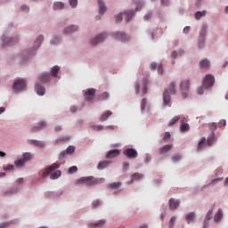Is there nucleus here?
<instances>
[{"label": "nucleus", "mask_w": 228, "mask_h": 228, "mask_svg": "<svg viewBox=\"0 0 228 228\" xmlns=\"http://www.w3.org/2000/svg\"><path fill=\"white\" fill-rule=\"evenodd\" d=\"M58 42H60V37H54V38L52 40L53 45H55V44H58Z\"/></svg>", "instance_id": "obj_58"}, {"label": "nucleus", "mask_w": 228, "mask_h": 228, "mask_svg": "<svg viewBox=\"0 0 228 228\" xmlns=\"http://www.w3.org/2000/svg\"><path fill=\"white\" fill-rule=\"evenodd\" d=\"M59 177H61V171H60V170H57V171L52 173L50 175V179H53V180L58 179Z\"/></svg>", "instance_id": "obj_36"}, {"label": "nucleus", "mask_w": 228, "mask_h": 228, "mask_svg": "<svg viewBox=\"0 0 228 228\" xmlns=\"http://www.w3.org/2000/svg\"><path fill=\"white\" fill-rule=\"evenodd\" d=\"M213 218V209H209L206 215L205 223L209 222Z\"/></svg>", "instance_id": "obj_42"}, {"label": "nucleus", "mask_w": 228, "mask_h": 228, "mask_svg": "<svg viewBox=\"0 0 228 228\" xmlns=\"http://www.w3.org/2000/svg\"><path fill=\"white\" fill-rule=\"evenodd\" d=\"M147 104V100L144 98L142 100V102H141V110H145V106Z\"/></svg>", "instance_id": "obj_51"}, {"label": "nucleus", "mask_w": 228, "mask_h": 228, "mask_svg": "<svg viewBox=\"0 0 228 228\" xmlns=\"http://www.w3.org/2000/svg\"><path fill=\"white\" fill-rule=\"evenodd\" d=\"M39 79L42 83H49L51 81V75L49 73H42L39 76Z\"/></svg>", "instance_id": "obj_19"}, {"label": "nucleus", "mask_w": 228, "mask_h": 228, "mask_svg": "<svg viewBox=\"0 0 228 228\" xmlns=\"http://www.w3.org/2000/svg\"><path fill=\"white\" fill-rule=\"evenodd\" d=\"M175 220H177V217L175 216L171 217L169 221V228H174V225H175Z\"/></svg>", "instance_id": "obj_45"}, {"label": "nucleus", "mask_w": 228, "mask_h": 228, "mask_svg": "<svg viewBox=\"0 0 228 228\" xmlns=\"http://www.w3.org/2000/svg\"><path fill=\"white\" fill-rule=\"evenodd\" d=\"M77 172V167L72 166L69 168V174H76Z\"/></svg>", "instance_id": "obj_46"}, {"label": "nucleus", "mask_w": 228, "mask_h": 228, "mask_svg": "<svg viewBox=\"0 0 228 228\" xmlns=\"http://www.w3.org/2000/svg\"><path fill=\"white\" fill-rule=\"evenodd\" d=\"M92 206L93 208H99V206H101V200H94L92 203Z\"/></svg>", "instance_id": "obj_49"}, {"label": "nucleus", "mask_w": 228, "mask_h": 228, "mask_svg": "<svg viewBox=\"0 0 228 228\" xmlns=\"http://www.w3.org/2000/svg\"><path fill=\"white\" fill-rule=\"evenodd\" d=\"M206 13H207L206 11H198V12H196V13H195L196 20H200V19L201 17H206Z\"/></svg>", "instance_id": "obj_35"}, {"label": "nucleus", "mask_w": 228, "mask_h": 228, "mask_svg": "<svg viewBox=\"0 0 228 228\" xmlns=\"http://www.w3.org/2000/svg\"><path fill=\"white\" fill-rule=\"evenodd\" d=\"M110 162L108 160H103V161L99 162V164L97 166L98 170H104V168H106L108 167V165H110Z\"/></svg>", "instance_id": "obj_26"}, {"label": "nucleus", "mask_w": 228, "mask_h": 228, "mask_svg": "<svg viewBox=\"0 0 228 228\" xmlns=\"http://www.w3.org/2000/svg\"><path fill=\"white\" fill-rule=\"evenodd\" d=\"M104 183V178H95L94 176H83L77 180V184H86V186H94Z\"/></svg>", "instance_id": "obj_1"}, {"label": "nucleus", "mask_w": 228, "mask_h": 228, "mask_svg": "<svg viewBox=\"0 0 228 228\" xmlns=\"http://www.w3.org/2000/svg\"><path fill=\"white\" fill-rule=\"evenodd\" d=\"M180 205L181 201H179V200H175L174 198H171L169 200V209H171V211H175V209H177Z\"/></svg>", "instance_id": "obj_11"}, {"label": "nucleus", "mask_w": 228, "mask_h": 228, "mask_svg": "<svg viewBox=\"0 0 228 228\" xmlns=\"http://www.w3.org/2000/svg\"><path fill=\"white\" fill-rule=\"evenodd\" d=\"M105 39H106V33H102L92 40V45H97V44H101V42H104Z\"/></svg>", "instance_id": "obj_12"}, {"label": "nucleus", "mask_w": 228, "mask_h": 228, "mask_svg": "<svg viewBox=\"0 0 228 228\" xmlns=\"http://www.w3.org/2000/svg\"><path fill=\"white\" fill-rule=\"evenodd\" d=\"M96 92L97 90L94 88L87 89L84 94V97L86 101L87 102L94 101Z\"/></svg>", "instance_id": "obj_8"}, {"label": "nucleus", "mask_w": 228, "mask_h": 228, "mask_svg": "<svg viewBox=\"0 0 228 228\" xmlns=\"http://www.w3.org/2000/svg\"><path fill=\"white\" fill-rule=\"evenodd\" d=\"M158 72L159 74H163V64H159Z\"/></svg>", "instance_id": "obj_57"}, {"label": "nucleus", "mask_w": 228, "mask_h": 228, "mask_svg": "<svg viewBox=\"0 0 228 228\" xmlns=\"http://www.w3.org/2000/svg\"><path fill=\"white\" fill-rule=\"evenodd\" d=\"M108 97H110V94H108L107 92L102 93V94H100L98 96V101H106V99H108Z\"/></svg>", "instance_id": "obj_39"}, {"label": "nucleus", "mask_w": 228, "mask_h": 228, "mask_svg": "<svg viewBox=\"0 0 228 228\" xmlns=\"http://www.w3.org/2000/svg\"><path fill=\"white\" fill-rule=\"evenodd\" d=\"M46 126H47V124L45 123V121H41L38 124V126H34L31 128V133H38V131H42V129H45Z\"/></svg>", "instance_id": "obj_16"}, {"label": "nucleus", "mask_w": 228, "mask_h": 228, "mask_svg": "<svg viewBox=\"0 0 228 228\" xmlns=\"http://www.w3.org/2000/svg\"><path fill=\"white\" fill-rule=\"evenodd\" d=\"M13 90L20 92L26 88V80L24 78L15 80L12 86Z\"/></svg>", "instance_id": "obj_6"}, {"label": "nucleus", "mask_w": 228, "mask_h": 228, "mask_svg": "<svg viewBox=\"0 0 228 228\" xmlns=\"http://www.w3.org/2000/svg\"><path fill=\"white\" fill-rule=\"evenodd\" d=\"M24 163H26V161L24 160V159H18L14 162L15 167H22L24 166Z\"/></svg>", "instance_id": "obj_44"}, {"label": "nucleus", "mask_w": 228, "mask_h": 228, "mask_svg": "<svg viewBox=\"0 0 228 228\" xmlns=\"http://www.w3.org/2000/svg\"><path fill=\"white\" fill-rule=\"evenodd\" d=\"M58 168H60V164L53 163L51 166H49L48 167L40 171L39 175H40V177H42V179H45V177L49 176L51 172H54V170L58 169Z\"/></svg>", "instance_id": "obj_3"}, {"label": "nucleus", "mask_w": 228, "mask_h": 228, "mask_svg": "<svg viewBox=\"0 0 228 228\" xmlns=\"http://www.w3.org/2000/svg\"><path fill=\"white\" fill-rule=\"evenodd\" d=\"M218 125H219V127H225V126L227 125V121H225V119H221Z\"/></svg>", "instance_id": "obj_50"}, {"label": "nucleus", "mask_w": 228, "mask_h": 228, "mask_svg": "<svg viewBox=\"0 0 228 228\" xmlns=\"http://www.w3.org/2000/svg\"><path fill=\"white\" fill-rule=\"evenodd\" d=\"M171 57L173 58V60H175L177 58V52L174 51L172 53H171Z\"/></svg>", "instance_id": "obj_62"}, {"label": "nucleus", "mask_w": 228, "mask_h": 228, "mask_svg": "<svg viewBox=\"0 0 228 228\" xmlns=\"http://www.w3.org/2000/svg\"><path fill=\"white\" fill-rule=\"evenodd\" d=\"M69 3L72 8H76V6H77V0H69Z\"/></svg>", "instance_id": "obj_48"}, {"label": "nucleus", "mask_w": 228, "mask_h": 228, "mask_svg": "<svg viewBox=\"0 0 228 228\" xmlns=\"http://www.w3.org/2000/svg\"><path fill=\"white\" fill-rule=\"evenodd\" d=\"M33 159V155L29 152H26L23 154V161H29Z\"/></svg>", "instance_id": "obj_40"}, {"label": "nucleus", "mask_w": 228, "mask_h": 228, "mask_svg": "<svg viewBox=\"0 0 228 228\" xmlns=\"http://www.w3.org/2000/svg\"><path fill=\"white\" fill-rule=\"evenodd\" d=\"M164 140H170V132H166L165 133Z\"/></svg>", "instance_id": "obj_59"}, {"label": "nucleus", "mask_w": 228, "mask_h": 228, "mask_svg": "<svg viewBox=\"0 0 228 228\" xmlns=\"http://www.w3.org/2000/svg\"><path fill=\"white\" fill-rule=\"evenodd\" d=\"M113 115V112L110 110H107L105 113H103L100 118V122H105V120H108L110 117Z\"/></svg>", "instance_id": "obj_23"}, {"label": "nucleus", "mask_w": 228, "mask_h": 228, "mask_svg": "<svg viewBox=\"0 0 228 228\" xmlns=\"http://www.w3.org/2000/svg\"><path fill=\"white\" fill-rule=\"evenodd\" d=\"M183 33H190V27H185L184 28H183Z\"/></svg>", "instance_id": "obj_64"}, {"label": "nucleus", "mask_w": 228, "mask_h": 228, "mask_svg": "<svg viewBox=\"0 0 228 228\" xmlns=\"http://www.w3.org/2000/svg\"><path fill=\"white\" fill-rule=\"evenodd\" d=\"M224 218V212L222 211V208H219L216 215L214 216V221L218 224V222H222V219Z\"/></svg>", "instance_id": "obj_18"}, {"label": "nucleus", "mask_w": 228, "mask_h": 228, "mask_svg": "<svg viewBox=\"0 0 228 228\" xmlns=\"http://www.w3.org/2000/svg\"><path fill=\"white\" fill-rule=\"evenodd\" d=\"M206 143V137H203L200 142L198 143V151H200L202 147H204V144Z\"/></svg>", "instance_id": "obj_43"}, {"label": "nucleus", "mask_w": 228, "mask_h": 228, "mask_svg": "<svg viewBox=\"0 0 228 228\" xmlns=\"http://www.w3.org/2000/svg\"><path fill=\"white\" fill-rule=\"evenodd\" d=\"M54 131H55V133H58V131H61V126H56L54 127Z\"/></svg>", "instance_id": "obj_63"}, {"label": "nucleus", "mask_w": 228, "mask_h": 228, "mask_svg": "<svg viewBox=\"0 0 228 228\" xmlns=\"http://www.w3.org/2000/svg\"><path fill=\"white\" fill-rule=\"evenodd\" d=\"M140 179H143V175L140 173H134L131 176V182L133 183L134 181H138Z\"/></svg>", "instance_id": "obj_29"}, {"label": "nucleus", "mask_w": 228, "mask_h": 228, "mask_svg": "<svg viewBox=\"0 0 228 228\" xmlns=\"http://www.w3.org/2000/svg\"><path fill=\"white\" fill-rule=\"evenodd\" d=\"M113 37H115L116 40H119V42L127 40V35L124 32H116L113 34Z\"/></svg>", "instance_id": "obj_15"}, {"label": "nucleus", "mask_w": 228, "mask_h": 228, "mask_svg": "<svg viewBox=\"0 0 228 228\" xmlns=\"http://www.w3.org/2000/svg\"><path fill=\"white\" fill-rule=\"evenodd\" d=\"M180 90L183 99L188 97V94H190V80H183L180 83Z\"/></svg>", "instance_id": "obj_4"}, {"label": "nucleus", "mask_w": 228, "mask_h": 228, "mask_svg": "<svg viewBox=\"0 0 228 228\" xmlns=\"http://www.w3.org/2000/svg\"><path fill=\"white\" fill-rule=\"evenodd\" d=\"M70 111L71 113H76V111H77V106L70 107Z\"/></svg>", "instance_id": "obj_61"}, {"label": "nucleus", "mask_w": 228, "mask_h": 228, "mask_svg": "<svg viewBox=\"0 0 228 228\" xmlns=\"http://www.w3.org/2000/svg\"><path fill=\"white\" fill-rule=\"evenodd\" d=\"M145 94H147V80L144 81L143 88L142 90V95H145Z\"/></svg>", "instance_id": "obj_47"}, {"label": "nucleus", "mask_w": 228, "mask_h": 228, "mask_svg": "<svg viewBox=\"0 0 228 228\" xmlns=\"http://www.w3.org/2000/svg\"><path fill=\"white\" fill-rule=\"evenodd\" d=\"M60 72V67L53 66L51 70V74L53 77H56L58 76V73Z\"/></svg>", "instance_id": "obj_37"}, {"label": "nucleus", "mask_w": 228, "mask_h": 228, "mask_svg": "<svg viewBox=\"0 0 228 228\" xmlns=\"http://www.w3.org/2000/svg\"><path fill=\"white\" fill-rule=\"evenodd\" d=\"M14 168V166L13 165H8L7 167H5L4 168V170H13Z\"/></svg>", "instance_id": "obj_60"}, {"label": "nucleus", "mask_w": 228, "mask_h": 228, "mask_svg": "<svg viewBox=\"0 0 228 228\" xmlns=\"http://www.w3.org/2000/svg\"><path fill=\"white\" fill-rule=\"evenodd\" d=\"M18 40L19 38L17 37H3V47H6V45H13Z\"/></svg>", "instance_id": "obj_10"}, {"label": "nucleus", "mask_w": 228, "mask_h": 228, "mask_svg": "<svg viewBox=\"0 0 228 228\" xmlns=\"http://www.w3.org/2000/svg\"><path fill=\"white\" fill-rule=\"evenodd\" d=\"M215 85V76L211 74L206 75L204 80H203V86L205 88H211Z\"/></svg>", "instance_id": "obj_7"}, {"label": "nucleus", "mask_w": 228, "mask_h": 228, "mask_svg": "<svg viewBox=\"0 0 228 228\" xmlns=\"http://www.w3.org/2000/svg\"><path fill=\"white\" fill-rule=\"evenodd\" d=\"M42 42H44V36H39L35 43H34V46L33 49H38L39 45H41Z\"/></svg>", "instance_id": "obj_25"}, {"label": "nucleus", "mask_w": 228, "mask_h": 228, "mask_svg": "<svg viewBox=\"0 0 228 228\" xmlns=\"http://www.w3.org/2000/svg\"><path fill=\"white\" fill-rule=\"evenodd\" d=\"M204 86L198 88L197 92L199 95H202V94H204Z\"/></svg>", "instance_id": "obj_55"}, {"label": "nucleus", "mask_w": 228, "mask_h": 228, "mask_svg": "<svg viewBox=\"0 0 228 228\" xmlns=\"http://www.w3.org/2000/svg\"><path fill=\"white\" fill-rule=\"evenodd\" d=\"M135 94H137V95H140V83L135 84Z\"/></svg>", "instance_id": "obj_56"}, {"label": "nucleus", "mask_w": 228, "mask_h": 228, "mask_svg": "<svg viewBox=\"0 0 228 228\" xmlns=\"http://www.w3.org/2000/svg\"><path fill=\"white\" fill-rule=\"evenodd\" d=\"M78 28L76 25H72L70 27H68L64 29V33L69 35V33H74V31H77Z\"/></svg>", "instance_id": "obj_27"}, {"label": "nucleus", "mask_w": 228, "mask_h": 228, "mask_svg": "<svg viewBox=\"0 0 228 228\" xmlns=\"http://www.w3.org/2000/svg\"><path fill=\"white\" fill-rule=\"evenodd\" d=\"M123 154L130 159L138 158V151L133 148L126 149L123 151Z\"/></svg>", "instance_id": "obj_9"}, {"label": "nucleus", "mask_w": 228, "mask_h": 228, "mask_svg": "<svg viewBox=\"0 0 228 228\" xmlns=\"http://www.w3.org/2000/svg\"><path fill=\"white\" fill-rule=\"evenodd\" d=\"M122 13H119L115 17L116 22H122Z\"/></svg>", "instance_id": "obj_53"}, {"label": "nucleus", "mask_w": 228, "mask_h": 228, "mask_svg": "<svg viewBox=\"0 0 228 228\" xmlns=\"http://www.w3.org/2000/svg\"><path fill=\"white\" fill-rule=\"evenodd\" d=\"M106 224V220L102 219L98 223H91V227H102Z\"/></svg>", "instance_id": "obj_34"}, {"label": "nucleus", "mask_w": 228, "mask_h": 228, "mask_svg": "<svg viewBox=\"0 0 228 228\" xmlns=\"http://www.w3.org/2000/svg\"><path fill=\"white\" fill-rule=\"evenodd\" d=\"M172 159H173V161H175V162L180 161L181 155L176 154V155L173 156Z\"/></svg>", "instance_id": "obj_54"}, {"label": "nucleus", "mask_w": 228, "mask_h": 228, "mask_svg": "<svg viewBox=\"0 0 228 228\" xmlns=\"http://www.w3.org/2000/svg\"><path fill=\"white\" fill-rule=\"evenodd\" d=\"M36 92L37 95H45V88L42 86L40 84H36Z\"/></svg>", "instance_id": "obj_22"}, {"label": "nucleus", "mask_w": 228, "mask_h": 228, "mask_svg": "<svg viewBox=\"0 0 228 228\" xmlns=\"http://www.w3.org/2000/svg\"><path fill=\"white\" fill-rule=\"evenodd\" d=\"M118 154H120V151L117 150V149H114V150L110 151L107 153L106 158L108 159H113V158H117V156H118Z\"/></svg>", "instance_id": "obj_17"}, {"label": "nucleus", "mask_w": 228, "mask_h": 228, "mask_svg": "<svg viewBox=\"0 0 228 228\" xmlns=\"http://www.w3.org/2000/svg\"><path fill=\"white\" fill-rule=\"evenodd\" d=\"M162 6H168L170 4V0H160Z\"/></svg>", "instance_id": "obj_52"}, {"label": "nucleus", "mask_w": 228, "mask_h": 228, "mask_svg": "<svg viewBox=\"0 0 228 228\" xmlns=\"http://www.w3.org/2000/svg\"><path fill=\"white\" fill-rule=\"evenodd\" d=\"M187 122L188 119H186V118H184L181 121L180 131H182V133H186L187 131H190V125Z\"/></svg>", "instance_id": "obj_13"}, {"label": "nucleus", "mask_w": 228, "mask_h": 228, "mask_svg": "<svg viewBox=\"0 0 228 228\" xmlns=\"http://www.w3.org/2000/svg\"><path fill=\"white\" fill-rule=\"evenodd\" d=\"M211 62L208 59L200 61V69H209Z\"/></svg>", "instance_id": "obj_21"}, {"label": "nucleus", "mask_w": 228, "mask_h": 228, "mask_svg": "<svg viewBox=\"0 0 228 228\" xmlns=\"http://www.w3.org/2000/svg\"><path fill=\"white\" fill-rule=\"evenodd\" d=\"M185 220L188 224L193 222V220H195V212H190L189 214H187L185 216Z\"/></svg>", "instance_id": "obj_28"}, {"label": "nucleus", "mask_w": 228, "mask_h": 228, "mask_svg": "<svg viewBox=\"0 0 228 228\" xmlns=\"http://www.w3.org/2000/svg\"><path fill=\"white\" fill-rule=\"evenodd\" d=\"M207 143L208 147H211L215 143V133H212L207 139Z\"/></svg>", "instance_id": "obj_32"}, {"label": "nucleus", "mask_w": 228, "mask_h": 228, "mask_svg": "<svg viewBox=\"0 0 228 228\" xmlns=\"http://www.w3.org/2000/svg\"><path fill=\"white\" fill-rule=\"evenodd\" d=\"M65 8V4L62 2H55L53 4V10H63Z\"/></svg>", "instance_id": "obj_31"}, {"label": "nucleus", "mask_w": 228, "mask_h": 228, "mask_svg": "<svg viewBox=\"0 0 228 228\" xmlns=\"http://www.w3.org/2000/svg\"><path fill=\"white\" fill-rule=\"evenodd\" d=\"M28 143L30 145H35V147H38V149H44V147H45V142L38 140L30 139L28 140Z\"/></svg>", "instance_id": "obj_14"}, {"label": "nucleus", "mask_w": 228, "mask_h": 228, "mask_svg": "<svg viewBox=\"0 0 228 228\" xmlns=\"http://www.w3.org/2000/svg\"><path fill=\"white\" fill-rule=\"evenodd\" d=\"M181 118L179 116H175L168 123L169 127H172V126H174V124H177V122H179V119Z\"/></svg>", "instance_id": "obj_38"}, {"label": "nucleus", "mask_w": 228, "mask_h": 228, "mask_svg": "<svg viewBox=\"0 0 228 228\" xmlns=\"http://www.w3.org/2000/svg\"><path fill=\"white\" fill-rule=\"evenodd\" d=\"M120 184H122L120 182H114L113 183L109 184V188H112V190H117L118 188H120Z\"/></svg>", "instance_id": "obj_41"}, {"label": "nucleus", "mask_w": 228, "mask_h": 228, "mask_svg": "<svg viewBox=\"0 0 228 228\" xmlns=\"http://www.w3.org/2000/svg\"><path fill=\"white\" fill-rule=\"evenodd\" d=\"M76 148L74 146H69L66 151H61L60 156L61 158H65V154H74Z\"/></svg>", "instance_id": "obj_20"}, {"label": "nucleus", "mask_w": 228, "mask_h": 228, "mask_svg": "<svg viewBox=\"0 0 228 228\" xmlns=\"http://www.w3.org/2000/svg\"><path fill=\"white\" fill-rule=\"evenodd\" d=\"M172 144H166L159 148L160 154H167L169 151L172 150Z\"/></svg>", "instance_id": "obj_24"}, {"label": "nucleus", "mask_w": 228, "mask_h": 228, "mask_svg": "<svg viewBox=\"0 0 228 228\" xmlns=\"http://www.w3.org/2000/svg\"><path fill=\"white\" fill-rule=\"evenodd\" d=\"M208 33V25H203L201 28V32L199 37L198 45L200 48L204 47L206 43V34Z\"/></svg>", "instance_id": "obj_5"}, {"label": "nucleus", "mask_w": 228, "mask_h": 228, "mask_svg": "<svg viewBox=\"0 0 228 228\" xmlns=\"http://www.w3.org/2000/svg\"><path fill=\"white\" fill-rule=\"evenodd\" d=\"M171 95H175V82H171L169 88L163 93V102L165 106H170Z\"/></svg>", "instance_id": "obj_2"}, {"label": "nucleus", "mask_w": 228, "mask_h": 228, "mask_svg": "<svg viewBox=\"0 0 228 228\" xmlns=\"http://www.w3.org/2000/svg\"><path fill=\"white\" fill-rule=\"evenodd\" d=\"M125 15H126V22H129L131 20V19H133V17H134V12L126 11V12H125Z\"/></svg>", "instance_id": "obj_30"}, {"label": "nucleus", "mask_w": 228, "mask_h": 228, "mask_svg": "<svg viewBox=\"0 0 228 228\" xmlns=\"http://www.w3.org/2000/svg\"><path fill=\"white\" fill-rule=\"evenodd\" d=\"M98 4L100 8V13L102 15L107 10L106 5L102 3V0H98Z\"/></svg>", "instance_id": "obj_33"}]
</instances>
